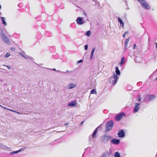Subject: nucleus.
<instances>
[{
    "mask_svg": "<svg viewBox=\"0 0 157 157\" xmlns=\"http://www.w3.org/2000/svg\"><path fill=\"white\" fill-rule=\"evenodd\" d=\"M19 54L20 56H22L23 57H25V56L24 55V54L21 52H19Z\"/></svg>",
    "mask_w": 157,
    "mask_h": 157,
    "instance_id": "bb28decb",
    "label": "nucleus"
},
{
    "mask_svg": "<svg viewBox=\"0 0 157 157\" xmlns=\"http://www.w3.org/2000/svg\"><path fill=\"white\" fill-rule=\"evenodd\" d=\"M7 110H9L10 111L13 112V111H14V110H12V109H7Z\"/></svg>",
    "mask_w": 157,
    "mask_h": 157,
    "instance_id": "4c0bfd02",
    "label": "nucleus"
},
{
    "mask_svg": "<svg viewBox=\"0 0 157 157\" xmlns=\"http://www.w3.org/2000/svg\"><path fill=\"white\" fill-rule=\"evenodd\" d=\"M76 86V84L73 83H71L67 86V87L68 89H71L75 87Z\"/></svg>",
    "mask_w": 157,
    "mask_h": 157,
    "instance_id": "9b49d317",
    "label": "nucleus"
},
{
    "mask_svg": "<svg viewBox=\"0 0 157 157\" xmlns=\"http://www.w3.org/2000/svg\"><path fill=\"white\" fill-rule=\"evenodd\" d=\"M114 157H121L120 153L117 151L115 152L114 155Z\"/></svg>",
    "mask_w": 157,
    "mask_h": 157,
    "instance_id": "aec40b11",
    "label": "nucleus"
},
{
    "mask_svg": "<svg viewBox=\"0 0 157 157\" xmlns=\"http://www.w3.org/2000/svg\"><path fill=\"white\" fill-rule=\"evenodd\" d=\"M118 135L119 137H123L125 136V133L123 130H121L118 132Z\"/></svg>",
    "mask_w": 157,
    "mask_h": 157,
    "instance_id": "1a4fd4ad",
    "label": "nucleus"
},
{
    "mask_svg": "<svg viewBox=\"0 0 157 157\" xmlns=\"http://www.w3.org/2000/svg\"><path fill=\"white\" fill-rule=\"evenodd\" d=\"M84 122V121H82V122H81V123H80V125H82V124H83V123Z\"/></svg>",
    "mask_w": 157,
    "mask_h": 157,
    "instance_id": "c03bdc74",
    "label": "nucleus"
},
{
    "mask_svg": "<svg viewBox=\"0 0 157 157\" xmlns=\"http://www.w3.org/2000/svg\"><path fill=\"white\" fill-rule=\"evenodd\" d=\"M123 117H125V113H124L121 112L116 115L114 119L116 121H120Z\"/></svg>",
    "mask_w": 157,
    "mask_h": 157,
    "instance_id": "20e7f679",
    "label": "nucleus"
},
{
    "mask_svg": "<svg viewBox=\"0 0 157 157\" xmlns=\"http://www.w3.org/2000/svg\"><path fill=\"white\" fill-rule=\"evenodd\" d=\"M10 56V54L9 53H7L6 54L5 56V57H8Z\"/></svg>",
    "mask_w": 157,
    "mask_h": 157,
    "instance_id": "393cba45",
    "label": "nucleus"
},
{
    "mask_svg": "<svg viewBox=\"0 0 157 157\" xmlns=\"http://www.w3.org/2000/svg\"><path fill=\"white\" fill-rule=\"evenodd\" d=\"M10 49L12 51H14L15 50V48H11Z\"/></svg>",
    "mask_w": 157,
    "mask_h": 157,
    "instance_id": "7c9ffc66",
    "label": "nucleus"
},
{
    "mask_svg": "<svg viewBox=\"0 0 157 157\" xmlns=\"http://www.w3.org/2000/svg\"><path fill=\"white\" fill-rule=\"evenodd\" d=\"M78 63H79V62H78V61L77 62V64H78Z\"/></svg>",
    "mask_w": 157,
    "mask_h": 157,
    "instance_id": "603ef678",
    "label": "nucleus"
},
{
    "mask_svg": "<svg viewBox=\"0 0 157 157\" xmlns=\"http://www.w3.org/2000/svg\"><path fill=\"white\" fill-rule=\"evenodd\" d=\"M140 105V103H135V106L133 109V112L136 113L139 110L138 106Z\"/></svg>",
    "mask_w": 157,
    "mask_h": 157,
    "instance_id": "6e6552de",
    "label": "nucleus"
},
{
    "mask_svg": "<svg viewBox=\"0 0 157 157\" xmlns=\"http://www.w3.org/2000/svg\"><path fill=\"white\" fill-rule=\"evenodd\" d=\"M2 24L5 25H7V23L5 21L6 18L4 17H0Z\"/></svg>",
    "mask_w": 157,
    "mask_h": 157,
    "instance_id": "ddd939ff",
    "label": "nucleus"
},
{
    "mask_svg": "<svg viewBox=\"0 0 157 157\" xmlns=\"http://www.w3.org/2000/svg\"><path fill=\"white\" fill-rule=\"evenodd\" d=\"M1 145V144H0V145ZM0 148H1V146H0Z\"/></svg>",
    "mask_w": 157,
    "mask_h": 157,
    "instance_id": "6e6d98bb",
    "label": "nucleus"
},
{
    "mask_svg": "<svg viewBox=\"0 0 157 157\" xmlns=\"http://www.w3.org/2000/svg\"><path fill=\"white\" fill-rule=\"evenodd\" d=\"M0 106H1L3 108L5 109H6L7 110V109H8V108H7L5 107H2V106L1 105H0Z\"/></svg>",
    "mask_w": 157,
    "mask_h": 157,
    "instance_id": "ea45409f",
    "label": "nucleus"
},
{
    "mask_svg": "<svg viewBox=\"0 0 157 157\" xmlns=\"http://www.w3.org/2000/svg\"><path fill=\"white\" fill-rule=\"evenodd\" d=\"M118 20L121 26L122 27H123L124 23L121 19L119 17L118 19Z\"/></svg>",
    "mask_w": 157,
    "mask_h": 157,
    "instance_id": "2eb2a0df",
    "label": "nucleus"
},
{
    "mask_svg": "<svg viewBox=\"0 0 157 157\" xmlns=\"http://www.w3.org/2000/svg\"><path fill=\"white\" fill-rule=\"evenodd\" d=\"M74 25V24H72L71 25Z\"/></svg>",
    "mask_w": 157,
    "mask_h": 157,
    "instance_id": "052dcab7",
    "label": "nucleus"
},
{
    "mask_svg": "<svg viewBox=\"0 0 157 157\" xmlns=\"http://www.w3.org/2000/svg\"><path fill=\"white\" fill-rule=\"evenodd\" d=\"M57 141V140H54V141H53V142H56Z\"/></svg>",
    "mask_w": 157,
    "mask_h": 157,
    "instance_id": "8fccbe9b",
    "label": "nucleus"
},
{
    "mask_svg": "<svg viewBox=\"0 0 157 157\" xmlns=\"http://www.w3.org/2000/svg\"><path fill=\"white\" fill-rule=\"evenodd\" d=\"M124 57H122L121 58V66L124 63Z\"/></svg>",
    "mask_w": 157,
    "mask_h": 157,
    "instance_id": "4be33fe9",
    "label": "nucleus"
},
{
    "mask_svg": "<svg viewBox=\"0 0 157 157\" xmlns=\"http://www.w3.org/2000/svg\"><path fill=\"white\" fill-rule=\"evenodd\" d=\"M107 157V154L106 153H104L102 154V155L101 157Z\"/></svg>",
    "mask_w": 157,
    "mask_h": 157,
    "instance_id": "a878e982",
    "label": "nucleus"
},
{
    "mask_svg": "<svg viewBox=\"0 0 157 157\" xmlns=\"http://www.w3.org/2000/svg\"><path fill=\"white\" fill-rule=\"evenodd\" d=\"M90 94H97V92L96 89H93L90 92Z\"/></svg>",
    "mask_w": 157,
    "mask_h": 157,
    "instance_id": "6ab92c4d",
    "label": "nucleus"
},
{
    "mask_svg": "<svg viewBox=\"0 0 157 157\" xmlns=\"http://www.w3.org/2000/svg\"><path fill=\"white\" fill-rule=\"evenodd\" d=\"M88 48V45L87 44L85 46V50H86Z\"/></svg>",
    "mask_w": 157,
    "mask_h": 157,
    "instance_id": "473e14b6",
    "label": "nucleus"
},
{
    "mask_svg": "<svg viewBox=\"0 0 157 157\" xmlns=\"http://www.w3.org/2000/svg\"><path fill=\"white\" fill-rule=\"evenodd\" d=\"M13 112H14V113H17V111H15V110H14V111H13Z\"/></svg>",
    "mask_w": 157,
    "mask_h": 157,
    "instance_id": "3c124183",
    "label": "nucleus"
},
{
    "mask_svg": "<svg viewBox=\"0 0 157 157\" xmlns=\"http://www.w3.org/2000/svg\"><path fill=\"white\" fill-rule=\"evenodd\" d=\"M111 138L110 136L106 135H105L101 137V140L102 142L105 143L109 140Z\"/></svg>",
    "mask_w": 157,
    "mask_h": 157,
    "instance_id": "39448f33",
    "label": "nucleus"
},
{
    "mask_svg": "<svg viewBox=\"0 0 157 157\" xmlns=\"http://www.w3.org/2000/svg\"><path fill=\"white\" fill-rule=\"evenodd\" d=\"M114 80L112 81V84L113 85H115L116 84L118 77L116 74H114L113 76Z\"/></svg>",
    "mask_w": 157,
    "mask_h": 157,
    "instance_id": "0eeeda50",
    "label": "nucleus"
},
{
    "mask_svg": "<svg viewBox=\"0 0 157 157\" xmlns=\"http://www.w3.org/2000/svg\"><path fill=\"white\" fill-rule=\"evenodd\" d=\"M114 123V122L112 121H110L107 122L106 124V131L109 132L112 129Z\"/></svg>",
    "mask_w": 157,
    "mask_h": 157,
    "instance_id": "f03ea898",
    "label": "nucleus"
},
{
    "mask_svg": "<svg viewBox=\"0 0 157 157\" xmlns=\"http://www.w3.org/2000/svg\"><path fill=\"white\" fill-rule=\"evenodd\" d=\"M120 142V141L119 140L114 139L112 140L111 143L115 144H118Z\"/></svg>",
    "mask_w": 157,
    "mask_h": 157,
    "instance_id": "9d476101",
    "label": "nucleus"
},
{
    "mask_svg": "<svg viewBox=\"0 0 157 157\" xmlns=\"http://www.w3.org/2000/svg\"><path fill=\"white\" fill-rule=\"evenodd\" d=\"M19 152V151L18 150V151H13L12 152H11L10 153V155H13V154H14L18 153Z\"/></svg>",
    "mask_w": 157,
    "mask_h": 157,
    "instance_id": "5701e85b",
    "label": "nucleus"
},
{
    "mask_svg": "<svg viewBox=\"0 0 157 157\" xmlns=\"http://www.w3.org/2000/svg\"><path fill=\"white\" fill-rule=\"evenodd\" d=\"M155 44L156 45V48L157 49V43H156Z\"/></svg>",
    "mask_w": 157,
    "mask_h": 157,
    "instance_id": "37998d69",
    "label": "nucleus"
},
{
    "mask_svg": "<svg viewBox=\"0 0 157 157\" xmlns=\"http://www.w3.org/2000/svg\"><path fill=\"white\" fill-rule=\"evenodd\" d=\"M17 113V114H22V113H19V112H17V113Z\"/></svg>",
    "mask_w": 157,
    "mask_h": 157,
    "instance_id": "58836bf2",
    "label": "nucleus"
},
{
    "mask_svg": "<svg viewBox=\"0 0 157 157\" xmlns=\"http://www.w3.org/2000/svg\"><path fill=\"white\" fill-rule=\"evenodd\" d=\"M0 35L1 38L7 44H10V42L9 38L4 33L2 30L1 31Z\"/></svg>",
    "mask_w": 157,
    "mask_h": 157,
    "instance_id": "f257e3e1",
    "label": "nucleus"
},
{
    "mask_svg": "<svg viewBox=\"0 0 157 157\" xmlns=\"http://www.w3.org/2000/svg\"><path fill=\"white\" fill-rule=\"evenodd\" d=\"M136 44H135L134 46V47H133V48L134 49H135V47H136Z\"/></svg>",
    "mask_w": 157,
    "mask_h": 157,
    "instance_id": "49530a36",
    "label": "nucleus"
},
{
    "mask_svg": "<svg viewBox=\"0 0 157 157\" xmlns=\"http://www.w3.org/2000/svg\"><path fill=\"white\" fill-rule=\"evenodd\" d=\"M52 70L54 71H56L58 72H60L61 71H56V69L55 68H53L52 69Z\"/></svg>",
    "mask_w": 157,
    "mask_h": 157,
    "instance_id": "72a5a7b5",
    "label": "nucleus"
},
{
    "mask_svg": "<svg viewBox=\"0 0 157 157\" xmlns=\"http://www.w3.org/2000/svg\"><path fill=\"white\" fill-rule=\"evenodd\" d=\"M143 7L146 9H149L150 7L149 4L145 0H138Z\"/></svg>",
    "mask_w": 157,
    "mask_h": 157,
    "instance_id": "7ed1b4c3",
    "label": "nucleus"
},
{
    "mask_svg": "<svg viewBox=\"0 0 157 157\" xmlns=\"http://www.w3.org/2000/svg\"><path fill=\"white\" fill-rule=\"evenodd\" d=\"M70 71H69L68 70H67L66 72H63L64 73H66V72H70Z\"/></svg>",
    "mask_w": 157,
    "mask_h": 157,
    "instance_id": "a18cd8bd",
    "label": "nucleus"
},
{
    "mask_svg": "<svg viewBox=\"0 0 157 157\" xmlns=\"http://www.w3.org/2000/svg\"><path fill=\"white\" fill-rule=\"evenodd\" d=\"M1 8V5H0V9Z\"/></svg>",
    "mask_w": 157,
    "mask_h": 157,
    "instance_id": "5fc2aeb1",
    "label": "nucleus"
},
{
    "mask_svg": "<svg viewBox=\"0 0 157 157\" xmlns=\"http://www.w3.org/2000/svg\"><path fill=\"white\" fill-rule=\"evenodd\" d=\"M156 80H157V77L156 78Z\"/></svg>",
    "mask_w": 157,
    "mask_h": 157,
    "instance_id": "13d9d810",
    "label": "nucleus"
},
{
    "mask_svg": "<svg viewBox=\"0 0 157 157\" xmlns=\"http://www.w3.org/2000/svg\"><path fill=\"white\" fill-rule=\"evenodd\" d=\"M98 131L97 128H96L94 131L93 132V133L92 135V136L93 138H95L96 137V135Z\"/></svg>",
    "mask_w": 157,
    "mask_h": 157,
    "instance_id": "4468645a",
    "label": "nucleus"
},
{
    "mask_svg": "<svg viewBox=\"0 0 157 157\" xmlns=\"http://www.w3.org/2000/svg\"><path fill=\"white\" fill-rule=\"evenodd\" d=\"M23 150V149L22 148H21L18 151H19V152L20 151H21Z\"/></svg>",
    "mask_w": 157,
    "mask_h": 157,
    "instance_id": "f704fd0d",
    "label": "nucleus"
},
{
    "mask_svg": "<svg viewBox=\"0 0 157 157\" xmlns=\"http://www.w3.org/2000/svg\"><path fill=\"white\" fill-rule=\"evenodd\" d=\"M74 4L75 5H76V6L77 7H78V5H77V4H75V3H74Z\"/></svg>",
    "mask_w": 157,
    "mask_h": 157,
    "instance_id": "de8ad7c7",
    "label": "nucleus"
},
{
    "mask_svg": "<svg viewBox=\"0 0 157 157\" xmlns=\"http://www.w3.org/2000/svg\"><path fill=\"white\" fill-rule=\"evenodd\" d=\"M129 41V39H126L125 42V48L126 49L127 48V46L128 44V43Z\"/></svg>",
    "mask_w": 157,
    "mask_h": 157,
    "instance_id": "f3484780",
    "label": "nucleus"
},
{
    "mask_svg": "<svg viewBox=\"0 0 157 157\" xmlns=\"http://www.w3.org/2000/svg\"><path fill=\"white\" fill-rule=\"evenodd\" d=\"M138 101L140 102L141 101V96L140 95H138Z\"/></svg>",
    "mask_w": 157,
    "mask_h": 157,
    "instance_id": "c85d7f7f",
    "label": "nucleus"
},
{
    "mask_svg": "<svg viewBox=\"0 0 157 157\" xmlns=\"http://www.w3.org/2000/svg\"><path fill=\"white\" fill-rule=\"evenodd\" d=\"M68 124L67 123H65L64 124V125H67Z\"/></svg>",
    "mask_w": 157,
    "mask_h": 157,
    "instance_id": "09e8293b",
    "label": "nucleus"
},
{
    "mask_svg": "<svg viewBox=\"0 0 157 157\" xmlns=\"http://www.w3.org/2000/svg\"><path fill=\"white\" fill-rule=\"evenodd\" d=\"M95 48H93V49L91 51V56H90V59H92V58H93L94 52H95Z\"/></svg>",
    "mask_w": 157,
    "mask_h": 157,
    "instance_id": "dca6fc26",
    "label": "nucleus"
},
{
    "mask_svg": "<svg viewBox=\"0 0 157 157\" xmlns=\"http://www.w3.org/2000/svg\"><path fill=\"white\" fill-rule=\"evenodd\" d=\"M0 146H1V148L3 150H9L10 149L9 147H8L5 145H3L1 144V145Z\"/></svg>",
    "mask_w": 157,
    "mask_h": 157,
    "instance_id": "f8f14e48",
    "label": "nucleus"
},
{
    "mask_svg": "<svg viewBox=\"0 0 157 157\" xmlns=\"http://www.w3.org/2000/svg\"><path fill=\"white\" fill-rule=\"evenodd\" d=\"M68 106H73L75 107H77L78 106L77 105L76 101H73L69 103L68 104Z\"/></svg>",
    "mask_w": 157,
    "mask_h": 157,
    "instance_id": "423d86ee",
    "label": "nucleus"
},
{
    "mask_svg": "<svg viewBox=\"0 0 157 157\" xmlns=\"http://www.w3.org/2000/svg\"><path fill=\"white\" fill-rule=\"evenodd\" d=\"M1 12L0 11V15H1Z\"/></svg>",
    "mask_w": 157,
    "mask_h": 157,
    "instance_id": "bf43d9fd",
    "label": "nucleus"
},
{
    "mask_svg": "<svg viewBox=\"0 0 157 157\" xmlns=\"http://www.w3.org/2000/svg\"><path fill=\"white\" fill-rule=\"evenodd\" d=\"M78 63H79V62H78V61L77 62V64H78Z\"/></svg>",
    "mask_w": 157,
    "mask_h": 157,
    "instance_id": "864d4df0",
    "label": "nucleus"
},
{
    "mask_svg": "<svg viewBox=\"0 0 157 157\" xmlns=\"http://www.w3.org/2000/svg\"><path fill=\"white\" fill-rule=\"evenodd\" d=\"M30 57H29L28 56H25V57H24V58L25 59H31V58H30Z\"/></svg>",
    "mask_w": 157,
    "mask_h": 157,
    "instance_id": "cd10ccee",
    "label": "nucleus"
},
{
    "mask_svg": "<svg viewBox=\"0 0 157 157\" xmlns=\"http://www.w3.org/2000/svg\"><path fill=\"white\" fill-rule=\"evenodd\" d=\"M53 144H53H52V143H51V144Z\"/></svg>",
    "mask_w": 157,
    "mask_h": 157,
    "instance_id": "4d7b16f0",
    "label": "nucleus"
},
{
    "mask_svg": "<svg viewBox=\"0 0 157 157\" xmlns=\"http://www.w3.org/2000/svg\"><path fill=\"white\" fill-rule=\"evenodd\" d=\"M77 23L78 24V17H77L76 19Z\"/></svg>",
    "mask_w": 157,
    "mask_h": 157,
    "instance_id": "c9c22d12",
    "label": "nucleus"
},
{
    "mask_svg": "<svg viewBox=\"0 0 157 157\" xmlns=\"http://www.w3.org/2000/svg\"><path fill=\"white\" fill-rule=\"evenodd\" d=\"M116 73L117 75H119L120 74V71L117 67H116Z\"/></svg>",
    "mask_w": 157,
    "mask_h": 157,
    "instance_id": "a211bd4d",
    "label": "nucleus"
},
{
    "mask_svg": "<svg viewBox=\"0 0 157 157\" xmlns=\"http://www.w3.org/2000/svg\"><path fill=\"white\" fill-rule=\"evenodd\" d=\"M26 147H22V148L23 149V150L25 149H26Z\"/></svg>",
    "mask_w": 157,
    "mask_h": 157,
    "instance_id": "a19ab883",
    "label": "nucleus"
},
{
    "mask_svg": "<svg viewBox=\"0 0 157 157\" xmlns=\"http://www.w3.org/2000/svg\"><path fill=\"white\" fill-rule=\"evenodd\" d=\"M91 34V32L90 31H87L86 33V35L88 36H90Z\"/></svg>",
    "mask_w": 157,
    "mask_h": 157,
    "instance_id": "b1692460",
    "label": "nucleus"
},
{
    "mask_svg": "<svg viewBox=\"0 0 157 157\" xmlns=\"http://www.w3.org/2000/svg\"><path fill=\"white\" fill-rule=\"evenodd\" d=\"M155 96L152 95L150 96V99L154 98H155Z\"/></svg>",
    "mask_w": 157,
    "mask_h": 157,
    "instance_id": "2f4dec72",
    "label": "nucleus"
},
{
    "mask_svg": "<svg viewBox=\"0 0 157 157\" xmlns=\"http://www.w3.org/2000/svg\"><path fill=\"white\" fill-rule=\"evenodd\" d=\"M82 60H79V63H81L82 62Z\"/></svg>",
    "mask_w": 157,
    "mask_h": 157,
    "instance_id": "79ce46f5",
    "label": "nucleus"
},
{
    "mask_svg": "<svg viewBox=\"0 0 157 157\" xmlns=\"http://www.w3.org/2000/svg\"><path fill=\"white\" fill-rule=\"evenodd\" d=\"M4 66H6L8 68L9 70H10L11 69V67L10 66L5 65H4Z\"/></svg>",
    "mask_w": 157,
    "mask_h": 157,
    "instance_id": "c756f323",
    "label": "nucleus"
},
{
    "mask_svg": "<svg viewBox=\"0 0 157 157\" xmlns=\"http://www.w3.org/2000/svg\"><path fill=\"white\" fill-rule=\"evenodd\" d=\"M83 23L82 19L81 17H79V25H81Z\"/></svg>",
    "mask_w": 157,
    "mask_h": 157,
    "instance_id": "412c9836",
    "label": "nucleus"
},
{
    "mask_svg": "<svg viewBox=\"0 0 157 157\" xmlns=\"http://www.w3.org/2000/svg\"><path fill=\"white\" fill-rule=\"evenodd\" d=\"M127 33V32H125L124 33L123 35V37H125V35Z\"/></svg>",
    "mask_w": 157,
    "mask_h": 157,
    "instance_id": "e433bc0d",
    "label": "nucleus"
}]
</instances>
